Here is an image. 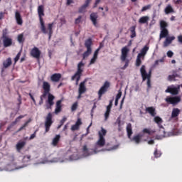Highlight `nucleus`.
Wrapping results in <instances>:
<instances>
[{"instance_id":"nucleus-17","label":"nucleus","mask_w":182,"mask_h":182,"mask_svg":"<svg viewBox=\"0 0 182 182\" xmlns=\"http://www.w3.org/2000/svg\"><path fill=\"white\" fill-rule=\"evenodd\" d=\"M113 105V100L109 101V105L107 107V110L105 114V120H107V119H109V116L110 114V110L112 109V106Z\"/></svg>"},{"instance_id":"nucleus-64","label":"nucleus","mask_w":182,"mask_h":182,"mask_svg":"<svg viewBox=\"0 0 182 182\" xmlns=\"http://www.w3.org/2000/svg\"><path fill=\"white\" fill-rule=\"evenodd\" d=\"M73 2V0H67V4L70 5Z\"/></svg>"},{"instance_id":"nucleus-12","label":"nucleus","mask_w":182,"mask_h":182,"mask_svg":"<svg viewBox=\"0 0 182 182\" xmlns=\"http://www.w3.org/2000/svg\"><path fill=\"white\" fill-rule=\"evenodd\" d=\"M109 86H110V84L109 83V82L107 81L104 83V85L100 89V90L98 92L100 100V99H102V95H105V93H106V92H107V89H109Z\"/></svg>"},{"instance_id":"nucleus-53","label":"nucleus","mask_w":182,"mask_h":182,"mask_svg":"<svg viewBox=\"0 0 182 182\" xmlns=\"http://www.w3.org/2000/svg\"><path fill=\"white\" fill-rule=\"evenodd\" d=\"M4 18H5V12H0V21H2V19H4Z\"/></svg>"},{"instance_id":"nucleus-29","label":"nucleus","mask_w":182,"mask_h":182,"mask_svg":"<svg viewBox=\"0 0 182 182\" xmlns=\"http://www.w3.org/2000/svg\"><path fill=\"white\" fill-rule=\"evenodd\" d=\"M60 77H62V75L59 73H55L51 75V80L52 82H59L60 80Z\"/></svg>"},{"instance_id":"nucleus-10","label":"nucleus","mask_w":182,"mask_h":182,"mask_svg":"<svg viewBox=\"0 0 182 182\" xmlns=\"http://www.w3.org/2000/svg\"><path fill=\"white\" fill-rule=\"evenodd\" d=\"M52 123H53V122L52 121V113H48L47 117H46L45 122L46 133H48V132H49L50 126H52Z\"/></svg>"},{"instance_id":"nucleus-27","label":"nucleus","mask_w":182,"mask_h":182,"mask_svg":"<svg viewBox=\"0 0 182 182\" xmlns=\"http://www.w3.org/2000/svg\"><path fill=\"white\" fill-rule=\"evenodd\" d=\"M180 109L178 108H173L171 113V119H176V117H178V114H180Z\"/></svg>"},{"instance_id":"nucleus-54","label":"nucleus","mask_w":182,"mask_h":182,"mask_svg":"<svg viewBox=\"0 0 182 182\" xmlns=\"http://www.w3.org/2000/svg\"><path fill=\"white\" fill-rule=\"evenodd\" d=\"M82 21V16H79L77 18L75 19V23H80Z\"/></svg>"},{"instance_id":"nucleus-32","label":"nucleus","mask_w":182,"mask_h":182,"mask_svg":"<svg viewBox=\"0 0 182 182\" xmlns=\"http://www.w3.org/2000/svg\"><path fill=\"white\" fill-rule=\"evenodd\" d=\"M159 25H160V29L161 30L167 29V26H168V23H167L166 22V21H164V20H161L160 23H159Z\"/></svg>"},{"instance_id":"nucleus-43","label":"nucleus","mask_w":182,"mask_h":182,"mask_svg":"<svg viewBox=\"0 0 182 182\" xmlns=\"http://www.w3.org/2000/svg\"><path fill=\"white\" fill-rule=\"evenodd\" d=\"M177 76H178L177 74H173V75H169L168 77V80H174V79H176V77H177Z\"/></svg>"},{"instance_id":"nucleus-41","label":"nucleus","mask_w":182,"mask_h":182,"mask_svg":"<svg viewBox=\"0 0 182 182\" xmlns=\"http://www.w3.org/2000/svg\"><path fill=\"white\" fill-rule=\"evenodd\" d=\"M131 32H132L131 38H136V28L134 26H132L131 28Z\"/></svg>"},{"instance_id":"nucleus-15","label":"nucleus","mask_w":182,"mask_h":182,"mask_svg":"<svg viewBox=\"0 0 182 182\" xmlns=\"http://www.w3.org/2000/svg\"><path fill=\"white\" fill-rule=\"evenodd\" d=\"M174 39H176V37L174 36L166 37V39L164 42V48H167V46H168L171 43V42L174 41Z\"/></svg>"},{"instance_id":"nucleus-11","label":"nucleus","mask_w":182,"mask_h":182,"mask_svg":"<svg viewBox=\"0 0 182 182\" xmlns=\"http://www.w3.org/2000/svg\"><path fill=\"white\" fill-rule=\"evenodd\" d=\"M165 92L166 93H171V95H178V92H180V85H177L176 87L174 85L168 86Z\"/></svg>"},{"instance_id":"nucleus-44","label":"nucleus","mask_w":182,"mask_h":182,"mask_svg":"<svg viewBox=\"0 0 182 182\" xmlns=\"http://www.w3.org/2000/svg\"><path fill=\"white\" fill-rule=\"evenodd\" d=\"M7 35H8V29L5 28V29L3 30L2 38H8Z\"/></svg>"},{"instance_id":"nucleus-40","label":"nucleus","mask_w":182,"mask_h":182,"mask_svg":"<svg viewBox=\"0 0 182 182\" xmlns=\"http://www.w3.org/2000/svg\"><path fill=\"white\" fill-rule=\"evenodd\" d=\"M25 41V38H23V34H19L18 36V41L19 42V43H23Z\"/></svg>"},{"instance_id":"nucleus-23","label":"nucleus","mask_w":182,"mask_h":182,"mask_svg":"<svg viewBox=\"0 0 182 182\" xmlns=\"http://www.w3.org/2000/svg\"><path fill=\"white\" fill-rule=\"evenodd\" d=\"M164 12L166 15H168V14H174V9H173L171 4H168L164 9Z\"/></svg>"},{"instance_id":"nucleus-51","label":"nucleus","mask_w":182,"mask_h":182,"mask_svg":"<svg viewBox=\"0 0 182 182\" xmlns=\"http://www.w3.org/2000/svg\"><path fill=\"white\" fill-rule=\"evenodd\" d=\"M29 160H31V156L29 155L25 156L23 159V161H29Z\"/></svg>"},{"instance_id":"nucleus-9","label":"nucleus","mask_w":182,"mask_h":182,"mask_svg":"<svg viewBox=\"0 0 182 182\" xmlns=\"http://www.w3.org/2000/svg\"><path fill=\"white\" fill-rule=\"evenodd\" d=\"M166 102L169 103V105H173L176 106V105H178L180 102H181V97L175 96V97H167L166 99Z\"/></svg>"},{"instance_id":"nucleus-39","label":"nucleus","mask_w":182,"mask_h":182,"mask_svg":"<svg viewBox=\"0 0 182 182\" xmlns=\"http://www.w3.org/2000/svg\"><path fill=\"white\" fill-rule=\"evenodd\" d=\"M151 9V4H148L144 7H142L141 12H146V11H149V9Z\"/></svg>"},{"instance_id":"nucleus-21","label":"nucleus","mask_w":182,"mask_h":182,"mask_svg":"<svg viewBox=\"0 0 182 182\" xmlns=\"http://www.w3.org/2000/svg\"><path fill=\"white\" fill-rule=\"evenodd\" d=\"M82 124V119H80V118L77 120V122H75V124L73 125L71 127V130L73 132H75V130H79V127H80Z\"/></svg>"},{"instance_id":"nucleus-31","label":"nucleus","mask_w":182,"mask_h":182,"mask_svg":"<svg viewBox=\"0 0 182 182\" xmlns=\"http://www.w3.org/2000/svg\"><path fill=\"white\" fill-rule=\"evenodd\" d=\"M60 140V135L58 134L56 135L52 141V146H58V143H59V141Z\"/></svg>"},{"instance_id":"nucleus-16","label":"nucleus","mask_w":182,"mask_h":182,"mask_svg":"<svg viewBox=\"0 0 182 182\" xmlns=\"http://www.w3.org/2000/svg\"><path fill=\"white\" fill-rule=\"evenodd\" d=\"M15 18L18 25H22L23 23L22 16H21V13H19V11H16L15 12Z\"/></svg>"},{"instance_id":"nucleus-36","label":"nucleus","mask_w":182,"mask_h":182,"mask_svg":"<svg viewBox=\"0 0 182 182\" xmlns=\"http://www.w3.org/2000/svg\"><path fill=\"white\" fill-rule=\"evenodd\" d=\"M141 139V136L140 135H136L134 136L132 139L133 141H134L136 144H139L140 143V140Z\"/></svg>"},{"instance_id":"nucleus-5","label":"nucleus","mask_w":182,"mask_h":182,"mask_svg":"<svg viewBox=\"0 0 182 182\" xmlns=\"http://www.w3.org/2000/svg\"><path fill=\"white\" fill-rule=\"evenodd\" d=\"M85 63L82 61L80 62L77 65V72L71 77V80H76L75 85L77 86L79 85V81L80 80V77L82 73H83V67Z\"/></svg>"},{"instance_id":"nucleus-4","label":"nucleus","mask_w":182,"mask_h":182,"mask_svg":"<svg viewBox=\"0 0 182 182\" xmlns=\"http://www.w3.org/2000/svg\"><path fill=\"white\" fill-rule=\"evenodd\" d=\"M155 123L158 124V126L159 127V133L158 135H156V139L157 140H161V139H164V137H167L166 135V131L164 130V127H163V125H161V123H163V119L160 117H155L154 119Z\"/></svg>"},{"instance_id":"nucleus-60","label":"nucleus","mask_w":182,"mask_h":182,"mask_svg":"<svg viewBox=\"0 0 182 182\" xmlns=\"http://www.w3.org/2000/svg\"><path fill=\"white\" fill-rule=\"evenodd\" d=\"M178 42H180V43H182V36H178Z\"/></svg>"},{"instance_id":"nucleus-46","label":"nucleus","mask_w":182,"mask_h":182,"mask_svg":"<svg viewBox=\"0 0 182 182\" xmlns=\"http://www.w3.org/2000/svg\"><path fill=\"white\" fill-rule=\"evenodd\" d=\"M76 109H77V102H75L73 105V106L71 107V109L73 112H75V110H76Z\"/></svg>"},{"instance_id":"nucleus-47","label":"nucleus","mask_w":182,"mask_h":182,"mask_svg":"<svg viewBox=\"0 0 182 182\" xmlns=\"http://www.w3.org/2000/svg\"><path fill=\"white\" fill-rule=\"evenodd\" d=\"M45 97H46V95H45V94H43L41 96V100L39 102V105H43V99H45Z\"/></svg>"},{"instance_id":"nucleus-7","label":"nucleus","mask_w":182,"mask_h":182,"mask_svg":"<svg viewBox=\"0 0 182 182\" xmlns=\"http://www.w3.org/2000/svg\"><path fill=\"white\" fill-rule=\"evenodd\" d=\"M129 51H130V50L129 49V48L127 46L122 48V49L121 50V57H120L121 60L122 62H125V65H124L123 69H126V68H127V66H129V60H127V55Z\"/></svg>"},{"instance_id":"nucleus-49","label":"nucleus","mask_w":182,"mask_h":182,"mask_svg":"<svg viewBox=\"0 0 182 182\" xmlns=\"http://www.w3.org/2000/svg\"><path fill=\"white\" fill-rule=\"evenodd\" d=\"M168 58H173V55H174V53L171 50H168L166 53Z\"/></svg>"},{"instance_id":"nucleus-24","label":"nucleus","mask_w":182,"mask_h":182,"mask_svg":"<svg viewBox=\"0 0 182 182\" xmlns=\"http://www.w3.org/2000/svg\"><path fill=\"white\" fill-rule=\"evenodd\" d=\"M99 50H100V48H97L94 53L93 57L90 60V65H93L97 60V55H99Z\"/></svg>"},{"instance_id":"nucleus-1","label":"nucleus","mask_w":182,"mask_h":182,"mask_svg":"<svg viewBox=\"0 0 182 182\" xmlns=\"http://www.w3.org/2000/svg\"><path fill=\"white\" fill-rule=\"evenodd\" d=\"M107 131L103 127L101 128V130L99 131V139L96 143L95 149H87L86 146H83V156L87 157V156H92V154H97L100 151H97V147H103L106 144V139H105V136H106Z\"/></svg>"},{"instance_id":"nucleus-20","label":"nucleus","mask_w":182,"mask_h":182,"mask_svg":"<svg viewBox=\"0 0 182 182\" xmlns=\"http://www.w3.org/2000/svg\"><path fill=\"white\" fill-rule=\"evenodd\" d=\"M3 43L4 48H8L12 45V38H10L9 37H6L3 38Z\"/></svg>"},{"instance_id":"nucleus-28","label":"nucleus","mask_w":182,"mask_h":182,"mask_svg":"<svg viewBox=\"0 0 182 182\" xmlns=\"http://www.w3.org/2000/svg\"><path fill=\"white\" fill-rule=\"evenodd\" d=\"M146 112L149 113V114H151V116H152L153 117H154V116H156V108L155 107H146Z\"/></svg>"},{"instance_id":"nucleus-25","label":"nucleus","mask_w":182,"mask_h":182,"mask_svg":"<svg viewBox=\"0 0 182 182\" xmlns=\"http://www.w3.org/2000/svg\"><path fill=\"white\" fill-rule=\"evenodd\" d=\"M62 100H58L56 102V107L55 109V114H58V113H60L61 110H62Z\"/></svg>"},{"instance_id":"nucleus-35","label":"nucleus","mask_w":182,"mask_h":182,"mask_svg":"<svg viewBox=\"0 0 182 182\" xmlns=\"http://www.w3.org/2000/svg\"><path fill=\"white\" fill-rule=\"evenodd\" d=\"M25 117V116L23 115H20L18 117H17L14 122H13L11 123V126H15V124H16V123H19V122H21V119H23Z\"/></svg>"},{"instance_id":"nucleus-18","label":"nucleus","mask_w":182,"mask_h":182,"mask_svg":"<svg viewBox=\"0 0 182 182\" xmlns=\"http://www.w3.org/2000/svg\"><path fill=\"white\" fill-rule=\"evenodd\" d=\"M25 144H26V142L25 141H19L16 145V149L18 153H21V150L25 147Z\"/></svg>"},{"instance_id":"nucleus-2","label":"nucleus","mask_w":182,"mask_h":182,"mask_svg":"<svg viewBox=\"0 0 182 182\" xmlns=\"http://www.w3.org/2000/svg\"><path fill=\"white\" fill-rule=\"evenodd\" d=\"M45 10L43 6H39L38 8V14L39 16L40 21V29L43 32V33H48L49 36V39L52 36V33H53V23H48V28L45 26V21H43V18L42 16H45Z\"/></svg>"},{"instance_id":"nucleus-63","label":"nucleus","mask_w":182,"mask_h":182,"mask_svg":"<svg viewBox=\"0 0 182 182\" xmlns=\"http://www.w3.org/2000/svg\"><path fill=\"white\" fill-rule=\"evenodd\" d=\"M182 1L181 0H176L175 4H176L177 5H180V4H181Z\"/></svg>"},{"instance_id":"nucleus-57","label":"nucleus","mask_w":182,"mask_h":182,"mask_svg":"<svg viewBox=\"0 0 182 182\" xmlns=\"http://www.w3.org/2000/svg\"><path fill=\"white\" fill-rule=\"evenodd\" d=\"M90 2H92V0H86L84 5L85 6H89V4H90Z\"/></svg>"},{"instance_id":"nucleus-19","label":"nucleus","mask_w":182,"mask_h":182,"mask_svg":"<svg viewBox=\"0 0 182 182\" xmlns=\"http://www.w3.org/2000/svg\"><path fill=\"white\" fill-rule=\"evenodd\" d=\"M149 21H150V17H149V16H144L139 19L138 22L141 25L144 23L147 25L149 23Z\"/></svg>"},{"instance_id":"nucleus-33","label":"nucleus","mask_w":182,"mask_h":182,"mask_svg":"<svg viewBox=\"0 0 182 182\" xmlns=\"http://www.w3.org/2000/svg\"><path fill=\"white\" fill-rule=\"evenodd\" d=\"M127 132L128 134L129 139L132 137V134H133V131L132 130V124H128L127 126Z\"/></svg>"},{"instance_id":"nucleus-50","label":"nucleus","mask_w":182,"mask_h":182,"mask_svg":"<svg viewBox=\"0 0 182 182\" xmlns=\"http://www.w3.org/2000/svg\"><path fill=\"white\" fill-rule=\"evenodd\" d=\"M28 123H29V122H26L21 127L19 128L18 132H21V130H23V129H25L26 126H28Z\"/></svg>"},{"instance_id":"nucleus-3","label":"nucleus","mask_w":182,"mask_h":182,"mask_svg":"<svg viewBox=\"0 0 182 182\" xmlns=\"http://www.w3.org/2000/svg\"><path fill=\"white\" fill-rule=\"evenodd\" d=\"M43 89L44 90V92L43 95H48V100L46 101V109H52V106L55 105V102L53 100H55V96L49 93L50 92V84L49 82L44 81L43 82Z\"/></svg>"},{"instance_id":"nucleus-48","label":"nucleus","mask_w":182,"mask_h":182,"mask_svg":"<svg viewBox=\"0 0 182 182\" xmlns=\"http://www.w3.org/2000/svg\"><path fill=\"white\" fill-rule=\"evenodd\" d=\"M154 154L156 158L160 157V156H161V153L160 151H158L157 149L155 150Z\"/></svg>"},{"instance_id":"nucleus-61","label":"nucleus","mask_w":182,"mask_h":182,"mask_svg":"<svg viewBox=\"0 0 182 182\" xmlns=\"http://www.w3.org/2000/svg\"><path fill=\"white\" fill-rule=\"evenodd\" d=\"M148 144H154V140L151 139V140L148 141Z\"/></svg>"},{"instance_id":"nucleus-22","label":"nucleus","mask_w":182,"mask_h":182,"mask_svg":"<svg viewBox=\"0 0 182 182\" xmlns=\"http://www.w3.org/2000/svg\"><path fill=\"white\" fill-rule=\"evenodd\" d=\"M97 18H99V16L96 13H92L90 14V20L92 21L93 25L95 26H97Z\"/></svg>"},{"instance_id":"nucleus-59","label":"nucleus","mask_w":182,"mask_h":182,"mask_svg":"<svg viewBox=\"0 0 182 182\" xmlns=\"http://www.w3.org/2000/svg\"><path fill=\"white\" fill-rule=\"evenodd\" d=\"M36 134L34 133V134H32L31 135V136H30V140H32L33 139H35V137H36Z\"/></svg>"},{"instance_id":"nucleus-52","label":"nucleus","mask_w":182,"mask_h":182,"mask_svg":"<svg viewBox=\"0 0 182 182\" xmlns=\"http://www.w3.org/2000/svg\"><path fill=\"white\" fill-rule=\"evenodd\" d=\"M120 97H122V91H119L118 92V94L117 95V96H116V100H119V99H120Z\"/></svg>"},{"instance_id":"nucleus-26","label":"nucleus","mask_w":182,"mask_h":182,"mask_svg":"<svg viewBox=\"0 0 182 182\" xmlns=\"http://www.w3.org/2000/svg\"><path fill=\"white\" fill-rule=\"evenodd\" d=\"M168 37V30L167 28L161 30L160 34H159V39H163V38H167Z\"/></svg>"},{"instance_id":"nucleus-8","label":"nucleus","mask_w":182,"mask_h":182,"mask_svg":"<svg viewBox=\"0 0 182 182\" xmlns=\"http://www.w3.org/2000/svg\"><path fill=\"white\" fill-rule=\"evenodd\" d=\"M140 72H141V75L143 78V80H146V79H147L148 87H151V85L150 84L151 75H150V73L147 74V73L146 72V66L142 65L141 67Z\"/></svg>"},{"instance_id":"nucleus-37","label":"nucleus","mask_w":182,"mask_h":182,"mask_svg":"<svg viewBox=\"0 0 182 182\" xmlns=\"http://www.w3.org/2000/svg\"><path fill=\"white\" fill-rule=\"evenodd\" d=\"M87 49H92V48L90 46H92V39H88L85 41V43Z\"/></svg>"},{"instance_id":"nucleus-6","label":"nucleus","mask_w":182,"mask_h":182,"mask_svg":"<svg viewBox=\"0 0 182 182\" xmlns=\"http://www.w3.org/2000/svg\"><path fill=\"white\" fill-rule=\"evenodd\" d=\"M149 46H145L144 48L141 50L140 53L138 54L136 60V66H140L141 65V59L144 60V56L147 55V52H149Z\"/></svg>"},{"instance_id":"nucleus-38","label":"nucleus","mask_w":182,"mask_h":182,"mask_svg":"<svg viewBox=\"0 0 182 182\" xmlns=\"http://www.w3.org/2000/svg\"><path fill=\"white\" fill-rule=\"evenodd\" d=\"M90 53H92V48H87V51H85L83 53V59H85V58H87V56H89Z\"/></svg>"},{"instance_id":"nucleus-42","label":"nucleus","mask_w":182,"mask_h":182,"mask_svg":"<svg viewBox=\"0 0 182 182\" xmlns=\"http://www.w3.org/2000/svg\"><path fill=\"white\" fill-rule=\"evenodd\" d=\"M86 8H87L85 4L82 5L80 9H79V12L80 14H83L84 12H86Z\"/></svg>"},{"instance_id":"nucleus-58","label":"nucleus","mask_w":182,"mask_h":182,"mask_svg":"<svg viewBox=\"0 0 182 182\" xmlns=\"http://www.w3.org/2000/svg\"><path fill=\"white\" fill-rule=\"evenodd\" d=\"M100 3V0H96L94 8H96V6H97V5H99Z\"/></svg>"},{"instance_id":"nucleus-45","label":"nucleus","mask_w":182,"mask_h":182,"mask_svg":"<svg viewBox=\"0 0 182 182\" xmlns=\"http://www.w3.org/2000/svg\"><path fill=\"white\" fill-rule=\"evenodd\" d=\"M19 58H21V52H19L14 58V64L16 63L19 60Z\"/></svg>"},{"instance_id":"nucleus-34","label":"nucleus","mask_w":182,"mask_h":182,"mask_svg":"<svg viewBox=\"0 0 182 182\" xmlns=\"http://www.w3.org/2000/svg\"><path fill=\"white\" fill-rule=\"evenodd\" d=\"M142 132H143V133H146V134H149V135L156 133V131L151 130V129H147V128L144 129Z\"/></svg>"},{"instance_id":"nucleus-56","label":"nucleus","mask_w":182,"mask_h":182,"mask_svg":"<svg viewBox=\"0 0 182 182\" xmlns=\"http://www.w3.org/2000/svg\"><path fill=\"white\" fill-rule=\"evenodd\" d=\"M65 122H66V117H63V119L60 121V123H61L60 126H63ZM60 126L58 127V129L60 127Z\"/></svg>"},{"instance_id":"nucleus-55","label":"nucleus","mask_w":182,"mask_h":182,"mask_svg":"<svg viewBox=\"0 0 182 182\" xmlns=\"http://www.w3.org/2000/svg\"><path fill=\"white\" fill-rule=\"evenodd\" d=\"M29 96H30L31 99L33 100L34 105H36V101L35 100L33 95H32V94L29 93Z\"/></svg>"},{"instance_id":"nucleus-14","label":"nucleus","mask_w":182,"mask_h":182,"mask_svg":"<svg viewBox=\"0 0 182 182\" xmlns=\"http://www.w3.org/2000/svg\"><path fill=\"white\" fill-rule=\"evenodd\" d=\"M85 83H86V81H84L80 84V87L78 90L79 95L77 97V99H80V97H82V95H83V93L86 92V86L85 85Z\"/></svg>"},{"instance_id":"nucleus-13","label":"nucleus","mask_w":182,"mask_h":182,"mask_svg":"<svg viewBox=\"0 0 182 182\" xmlns=\"http://www.w3.org/2000/svg\"><path fill=\"white\" fill-rule=\"evenodd\" d=\"M41 50L37 47L33 48L30 52L31 56L36 59H39V58H41Z\"/></svg>"},{"instance_id":"nucleus-30","label":"nucleus","mask_w":182,"mask_h":182,"mask_svg":"<svg viewBox=\"0 0 182 182\" xmlns=\"http://www.w3.org/2000/svg\"><path fill=\"white\" fill-rule=\"evenodd\" d=\"M11 65H12V59H11V58H7L3 62V66L5 69L9 68Z\"/></svg>"},{"instance_id":"nucleus-62","label":"nucleus","mask_w":182,"mask_h":182,"mask_svg":"<svg viewBox=\"0 0 182 182\" xmlns=\"http://www.w3.org/2000/svg\"><path fill=\"white\" fill-rule=\"evenodd\" d=\"M159 62V60H156L154 64V66L156 67V66H158Z\"/></svg>"}]
</instances>
